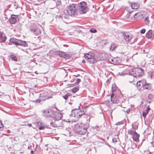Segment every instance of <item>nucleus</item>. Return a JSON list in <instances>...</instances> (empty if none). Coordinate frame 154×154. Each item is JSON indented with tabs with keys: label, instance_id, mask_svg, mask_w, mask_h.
I'll return each mask as SVG.
<instances>
[{
	"label": "nucleus",
	"instance_id": "obj_1",
	"mask_svg": "<svg viewBox=\"0 0 154 154\" xmlns=\"http://www.w3.org/2000/svg\"><path fill=\"white\" fill-rule=\"evenodd\" d=\"M78 9L77 5L72 4L68 6L67 9L64 10V13L66 15L68 14L72 16L77 14Z\"/></svg>",
	"mask_w": 154,
	"mask_h": 154
},
{
	"label": "nucleus",
	"instance_id": "obj_2",
	"mask_svg": "<svg viewBox=\"0 0 154 154\" xmlns=\"http://www.w3.org/2000/svg\"><path fill=\"white\" fill-rule=\"evenodd\" d=\"M89 127L88 123L78 124L75 126L76 131L79 134L84 135L87 132V129Z\"/></svg>",
	"mask_w": 154,
	"mask_h": 154
},
{
	"label": "nucleus",
	"instance_id": "obj_3",
	"mask_svg": "<svg viewBox=\"0 0 154 154\" xmlns=\"http://www.w3.org/2000/svg\"><path fill=\"white\" fill-rule=\"evenodd\" d=\"M129 73L133 76L137 78L143 75L144 74V72L141 69L136 68L133 69Z\"/></svg>",
	"mask_w": 154,
	"mask_h": 154
},
{
	"label": "nucleus",
	"instance_id": "obj_4",
	"mask_svg": "<svg viewBox=\"0 0 154 154\" xmlns=\"http://www.w3.org/2000/svg\"><path fill=\"white\" fill-rule=\"evenodd\" d=\"M85 59L87 60L88 62L92 64L96 63L97 61L94 58V54L89 52L86 54L84 55Z\"/></svg>",
	"mask_w": 154,
	"mask_h": 154
},
{
	"label": "nucleus",
	"instance_id": "obj_5",
	"mask_svg": "<svg viewBox=\"0 0 154 154\" xmlns=\"http://www.w3.org/2000/svg\"><path fill=\"white\" fill-rule=\"evenodd\" d=\"M53 119L50 123L51 125L54 127H57L58 125L54 123L56 120L58 121L62 117V114L61 113L54 112L53 113Z\"/></svg>",
	"mask_w": 154,
	"mask_h": 154
},
{
	"label": "nucleus",
	"instance_id": "obj_6",
	"mask_svg": "<svg viewBox=\"0 0 154 154\" xmlns=\"http://www.w3.org/2000/svg\"><path fill=\"white\" fill-rule=\"evenodd\" d=\"M78 8L79 12L81 14H83L86 13L87 11V8L86 7V3L85 2H82L78 4Z\"/></svg>",
	"mask_w": 154,
	"mask_h": 154
},
{
	"label": "nucleus",
	"instance_id": "obj_7",
	"mask_svg": "<svg viewBox=\"0 0 154 154\" xmlns=\"http://www.w3.org/2000/svg\"><path fill=\"white\" fill-rule=\"evenodd\" d=\"M10 42L16 45H20L24 47H27V44L25 41L17 39L14 38H11L10 40Z\"/></svg>",
	"mask_w": 154,
	"mask_h": 154
},
{
	"label": "nucleus",
	"instance_id": "obj_8",
	"mask_svg": "<svg viewBox=\"0 0 154 154\" xmlns=\"http://www.w3.org/2000/svg\"><path fill=\"white\" fill-rule=\"evenodd\" d=\"M146 82L145 79H142L137 82V86L138 90H140L143 88Z\"/></svg>",
	"mask_w": 154,
	"mask_h": 154
},
{
	"label": "nucleus",
	"instance_id": "obj_9",
	"mask_svg": "<svg viewBox=\"0 0 154 154\" xmlns=\"http://www.w3.org/2000/svg\"><path fill=\"white\" fill-rule=\"evenodd\" d=\"M79 109H78L73 110L71 112V113L70 115V116L75 117L77 119L79 118Z\"/></svg>",
	"mask_w": 154,
	"mask_h": 154
},
{
	"label": "nucleus",
	"instance_id": "obj_10",
	"mask_svg": "<svg viewBox=\"0 0 154 154\" xmlns=\"http://www.w3.org/2000/svg\"><path fill=\"white\" fill-rule=\"evenodd\" d=\"M114 96V94L112 93L111 96V100L112 103H118L119 102V97L117 95L115 96L114 97H113Z\"/></svg>",
	"mask_w": 154,
	"mask_h": 154
},
{
	"label": "nucleus",
	"instance_id": "obj_11",
	"mask_svg": "<svg viewBox=\"0 0 154 154\" xmlns=\"http://www.w3.org/2000/svg\"><path fill=\"white\" fill-rule=\"evenodd\" d=\"M57 53L60 56L65 59H69L70 57L69 54L62 51H57Z\"/></svg>",
	"mask_w": 154,
	"mask_h": 154
},
{
	"label": "nucleus",
	"instance_id": "obj_12",
	"mask_svg": "<svg viewBox=\"0 0 154 154\" xmlns=\"http://www.w3.org/2000/svg\"><path fill=\"white\" fill-rule=\"evenodd\" d=\"M124 38L126 42H129L132 38L131 35H129L128 33H124L123 34Z\"/></svg>",
	"mask_w": 154,
	"mask_h": 154
},
{
	"label": "nucleus",
	"instance_id": "obj_13",
	"mask_svg": "<svg viewBox=\"0 0 154 154\" xmlns=\"http://www.w3.org/2000/svg\"><path fill=\"white\" fill-rule=\"evenodd\" d=\"M30 31L36 35H38L41 33L40 30L38 28H30Z\"/></svg>",
	"mask_w": 154,
	"mask_h": 154
},
{
	"label": "nucleus",
	"instance_id": "obj_14",
	"mask_svg": "<svg viewBox=\"0 0 154 154\" xmlns=\"http://www.w3.org/2000/svg\"><path fill=\"white\" fill-rule=\"evenodd\" d=\"M17 17L14 15H12L11 17L9 19V22L11 24H14L17 21Z\"/></svg>",
	"mask_w": 154,
	"mask_h": 154
},
{
	"label": "nucleus",
	"instance_id": "obj_15",
	"mask_svg": "<svg viewBox=\"0 0 154 154\" xmlns=\"http://www.w3.org/2000/svg\"><path fill=\"white\" fill-rule=\"evenodd\" d=\"M132 16H134L135 19L140 20L143 17V15L140 13H137L133 14Z\"/></svg>",
	"mask_w": 154,
	"mask_h": 154
},
{
	"label": "nucleus",
	"instance_id": "obj_16",
	"mask_svg": "<svg viewBox=\"0 0 154 154\" xmlns=\"http://www.w3.org/2000/svg\"><path fill=\"white\" fill-rule=\"evenodd\" d=\"M51 110H45L43 112V115L46 117H49L51 116Z\"/></svg>",
	"mask_w": 154,
	"mask_h": 154
},
{
	"label": "nucleus",
	"instance_id": "obj_17",
	"mask_svg": "<svg viewBox=\"0 0 154 154\" xmlns=\"http://www.w3.org/2000/svg\"><path fill=\"white\" fill-rule=\"evenodd\" d=\"M153 35V34L152 33V30H149L146 33V38H152Z\"/></svg>",
	"mask_w": 154,
	"mask_h": 154
},
{
	"label": "nucleus",
	"instance_id": "obj_18",
	"mask_svg": "<svg viewBox=\"0 0 154 154\" xmlns=\"http://www.w3.org/2000/svg\"><path fill=\"white\" fill-rule=\"evenodd\" d=\"M131 5V6L133 9H136L139 7V4L137 3H132Z\"/></svg>",
	"mask_w": 154,
	"mask_h": 154
},
{
	"label": "nucleus",
	"instance_id": "obj_19",
	"mask_svg": "<svg viewBox=\"0 0 154 154\" xmlns=\"http://www.w3.org/2000/svg\"><path fill=\"white\" fill-rule=\"evenodd\" d=\"M143 88L149 90H151L152 88V85L150 83H148L146 82Z\"/></svg>",
	"mask_w": 154,
	"mask_h": 154
},
{
	"label": "nucleus",
	"instance_id": "obj_20",
	"mask_svg": "<svg viewBox=\"0 0 154 154\" xmlns=\"http://www.w3.org/2000/svg\"><path fill=\"white\" fill-rule=\"evenodd\" d=\"M86 112V110L85 109L83 108L82 110H80L79 109V118L81 117L82 116L84 115Z\"/></svg>",
	"mask_w": 154,
	"mask_h": 154
},
{
	"label": "nucleus",
	"instance_id": "obj_21",
	"mask_svg": "<svg viewBox=\"0 0 154 154\" xmlns=\"http://www.w3.org/2000/svg\"><path fill=\"white\" fill-rule=\"evenodd\" d=\"M139 135L137 133L133 136V139L136 142H138L139 141Z\"/></svg>",
	"mask_w": 154,
	"mask_h": 154
},
{
	"label": "nucleus",
	"instance_id": "obj_22",
	"mask_svg": "<svg viewBox=\"0 0 154 154\" xmlns=\"http://www.w3.org/2000/svg\"><path fill=\"white\" fill-rule=\"evenodd\" d=\"M148 74L149 77L154 79V72L150 71L148 72Z\"/></svg>",
	"mask_w": 154,
	"mask_h": 154
},
{
	"label": "nucleus",
	"instance_id": "obj_23",
	"mask_svg": "<svg viewBox=\"0 0 154 154\" xmlns=\"http://www.w3.org/2000/svg\"><path fill=\"white\" fill-rule=\"evenodd\" d=\"M153 92L152 94H150L148 96V98L150 100H152L154 97V89H152Z\"/></svg>",
	"mask_w": 154,
	"mask_h": 154
},
{
	"label": "nucleus",
	"instance_id": "obj_24",
	"mask_svg": "<svg viewBox=\"0 0 154 154\" xmlns=\"http://www.w3.org/2000/svg\"><path fill=\"white\" fill-rule=\"evenodd\" d=\"M117 47L116 45L114 43H112L111 45L110 50L111 51H113Z\"/></svg>",
	"mask_w": 154,
	"mask_h": 154
},
{
	"label": "nucleus",
	"instance_id": "obj_25",
	"mask_svg": "<svg viewBox=\"0 0 154 154\" xmlns=\"http://www.w3.org/2000/svg\"><path fill=\"white\" fill-rule=\"evenodd\" d=\"M146 24L147 25H148L149 24L150 22V20L149 19V17H146L144 20Z\"/></svg>",
	"mask_w": 154,
	"mask_h": 154
},
{
	"label": "nucleus",
	"instance_id": "obj_26",
	"mask_svg": "<svg viewBox=\"0 0 154 154\" xmlns=\"http://www.w3.org/2000/svg\"><path fill=\"white\" fill-rule=\"evenodd\" d=\"M128 132L129 134L133 136L137 133L135 131H132L131 130H128Z\"/></svg>",
	"mask_w": 154,
	"mask_h": 154
},
{
	"label": "nucleus",
	"instance_id": "obj_27",
	"mask_svg": "<svg viewBox=\"0 0 154 154\" xmlns=\"http://www.w3.org/2000/svg\"><path fill=\"white\" fill-rule=\"evenodd\" d=\"M79 90V88L78 87H75V88H74L72 89V91L74 93H75L77 91Z\"/></svg>",
	"mask_w": 154,
	"mask_h": 154
},
{
	"label": "nucleus",
	"instance_id": "obj_28",
	"mask_svg": "<svg viewBox=\"0 0 154 154\" xmlns=\"http://www.w3.org/2000/svg\"><path fill=\"white\" fill-rule=\"evenodd\" d=\"M118 138V137L117 136H115L112 138V141L114 142H116L117 141V139Z\"/></svg>",
	"mask_w": 154,
	"mask_h": 154
},
{
	"label": "nucleus",
	"instance_id": "obj_29",
	"mask_svg": "<svg viewBox=\"0 0 154 154\" xmlns=\"http://www.w3.org/2000/svg\"><path fill=\"white\" fill-rule=\"evenodd\" d=\"M40 98H41L42 100L43 101H45L48 99V97L47 96H41L40 97Z\"/></svg>",
	"mask_w": 154,
	"mask_h": 154
},
{
	"label": "nucleus",
	"instance_id": "obj_30",
	"mask_svg": "<svg viewBox=\"0 0 154 154\" xmlns=\"http://www.w3.org/2000/svg\"><path fill=\"white\" fill-rule=\"evenodd\" d=\"M116 89V87L115 85H112V92H114Z\"/></svg>",
	"mask_w": 154,
	"mask_h": 154
},
{
	"label": "nucleus",
	"instance_id": "obj_31",
	"mask_svg": "<svg viewBox=\"0 0 154 154\" xmlns=\"http://www.w3.org/2000/svg\"><path fill=\"white\" fill-rule=\"evenodd\" d=\"M70 96L69 93H67L65 95L63 96V97L66 100H67L68 97Z\"/></svg>",
	"mask_w": 154,
	"mask_h": 154
},
{
	"label": "nucleus",
	"instance_id": "obj_32",
	"mask_svg": "<svg viewBox=\"0 0 154 154\" xmlns=\"http://www.w3.org/2000/svg\"><path fill=\"white\" fill-rule=\"evenodd\" d=\"M148 113V110H145V112H143L142 113V115L145 118L146 117V114Z\"/></svg>",
	"mask_w": 154,
	"mask_h": 154
},
{
	"label": "nucleus",
	"instance_id": "obj_33",
	"mask_svg": "<svg viewBox=\"0 0 154 154\" xmlns=\"http://www.w3.org/2000/svg\"><path fill=\"white\" fill-rule=\"evenodd\" d=\"M90 31L91 33H95L97 32V31L95 29L92 28L90 30Z\"/></svg>",
	"mask_w": 154,
	"mask_h": 154
},
{
	"label": "nucleus",
	"instance_id": "obj_34",
	"mask_svg": "<svg viewBox=\"0 0 154 154\" xmlns=\"http://www.w3.org/2000/svg\"><path fill=\"white\" fill-rule=\"evenodd\" d=\"M81 82V79H77L75 83L76 85H78Z\"/></svg>",
	"mask_w": 154,
	"mask_h": 154
},
{
	"label": "nucleus",
	"instance_id": "obj_35",
	"mask_svg": "<svg viewBox=\"0 0 154 154\" xmlns=\"http://www.w3.org/2000/svg\"><path fill=\"white\" fill-rule=\"evenodd\" d=\"M123 124V122L121 121V122H117L116 123V125H121V124Z\"/></svg>",
	"mask_w": 154,
	"mask_h": 154
},
{
	"label": "nucleus",
	"instance_id": "obj_36",
	"mask_svg": "<svg viewBox=\"0 0 154 154\" xmlns=\"http://www.w3.org/2000/svg\"><path fill=\"white\" fill-rule=\"evenodd\" d=\"M146 30L144 29H143L140 31V33L142 34H143L145 33Z\"/></svg>",
	"mask_w": 154,
	"mask_h": 154
},
{
	"label": "nucleus",
	"instance_id": "obj_37",
	"mask_svg": "<svg viewBox=\"0 0 154 154\" xmlns=\"http://www.w3.org/2000/svg\"><path fill=\"white\" fill-rule=\"evenodd\" d=\"M61 4V2L60 0L58 1L56 3L57 5H59Z\"/></svg>",
	"mask_w": 154,
	"mask_h": 154
},
{
	"label": "nucleus",
	"instance_id": "obj_38",
	"mask_svg": "<svg viewBox=\"0 0 154 154\" xmlns=\"http://www.w3.org/2000/svg\"><path fill=\"white\" fill-rule=\"evenodd\" d=\"M41 101H42L41 99L40 98L39 99L36 100L35 101L36 103H38L40 102Z\"/></svg>",
	"mask_w": 154,
	"mask_h": 154
},
{
	"label": "nucleus",
	"instance_id": "obj_39",
	"mask_svg": "<svg viewBox=\"0 0 154 154\" xmlns=\"http://www.w3.org/2000/svg\"><path fill=\"white\" fill-rule=\"evenodd\" d=\"M45 128V127L43 126H41L39 127V129L40 130H43Z\"/></svg>",
	"mask_w": 154,
	"mask_h": 154
},
{
	"label": "nucleus",
	"instance_id": "obj_40",
	"mask_svg": "<svg viewBox=\"0 0 154 154\" xmlns=\"http://www.w3.org/2000/svg\"><path fill=\"white\" fill-rule=\"evenodd\" d=\"M63 17L65 18H67L66 17L67 16H63V15H60V18H63Z\"/></svg>",
	"mask_w": 154,
	"mask_h": 154
},
{
	"label": "nucleus",
	"instance_id": "obj_41",
	"mask_svg": "<svg viewBox=\"0 0 154 154\" xmlns=\"http://www.w3.org/2000/svg\"><path fill=\"white\" fill-rule=\"evenodd\" d=\"M12 59L14 61H16L17 60V59L15 57H12Z\"/></svg>",
	"mask_w": 154,
	"mask_h": 154
},
{
	"label": "nucleus",
	"instance_id": "obj_42",
	"mask_svg": "<svg viewBox=\"0 0 154 154\" xmlns=\"http://www.w3.org/2000/svg\"><path fill=\"white\" fill-rule=\"evenodd\" d=\"M130 109H127L126 111V112L127 113H129L130 112Z\"/></svg>",
	"mask_w": 154,
	"mask_h": 154
},
{
	"label": "nucleus",
	"instance_id": "obj_43",
	"mask_svg": "<svg viewBox=\"0 0 154 154\" xmlns=\"http://www.w3.org/2000/svg\"><path fill=\"white\" fill-rule=\"evenodd\" d=\"M79 76H80V75L78 74L76 75H74V76H75L76 77H78Z\"/></svg>",
	"mask_w": 154,
	"mask_h": 154
},
{
	"label": "nucleus",
	"instance_id": "obj_44",
	"mask_svg": "<svg viewBox=\"0 0 154 154\" xmlns=\"http://www.w3.org/2000/svg\"><path fill=\"white\" fill-rule=\"evenodd\" d=\"M134 129H135L136 128H137V127L136 125H134L132 127Z\"/></svg>",
	"mask_w": 154,
	"mask_h": 154
},
{
	"label": "nucleus",
	"instance_id": "obj_45",
	"mask_svg": "<svg viewBox=\"0 0 154 154\" xmlns=\"http://www.w3.org/2000/svg\"><path fill=\"white\" fill-rule=\"evenodd\" d=\"M64 121H65L67 122H70V121H69V119H67L66 120L65 119H64Z\"/></svg>",
	"mask_w": 154,
	"mask_h": 154
},
{
	"label": "nucleus",
	"instance_id": "obj_46",
	"mask_svg": "<svg viewBox=\"0 0 154 154\" xmlns=\"http://www.w3.org/2000/svg\"><path fill=\"white\" fill-rule=\"evenodd\" d=\"M27 125L29 127H31L32 126V125L31 124H27Z\"/></svg>",
	"mask_w": 154,
	"mask_h": 154
},
{
	"label": "nucleus",
	"instance_id": "obj_47",
	"mask_svg": "<svg viewBox=\"0 0 154 154\" xmlns=\"http://www.w3.org/2000/svg\"><path fill=\"white\" fill-rule=\"evenodd\" d=\"M151 145L152 146L154 147V143H152Z\"/></svg>",
	"mask_w": 154,
	"mask_h": 154
},
{
	"label": "nucleus",
	"instance_id": "obj_48",
	"mask_svg": "<svg viewBox=\"0 0 154 154\" xmlns=\"http://www.w3.org/2000/svg\"><path fill=\"white\" fill-rule=\"evenodd\" d=\"M31 154H33L34 153V151L33 150H32L31 152Z\"/></svg>",
	"mask_w": 154,
	"mask_h": 154
},
{
	"label": "nucleus",
	"instance_id": "obj_49",
	"mask_svg": "<svg viewBox=\"0 0 154 154\" xmlns=\"http://www.w3.org/2000/svg\"><path fill=\"white\" fill-rule=\"evenodd\" d=\"M119 74L120 75H123V74H122V73H121V72H119Z\"/></svg>",
	"mask_w": 154,
	"mask_h": 154
},
{
	"label": "nucleus",
	"instance_id": "obj_50",
	"mask_svg": "<svg viewBox=\"0 0 154 154\" xmlns=\"http://www.w3.org/2000/svg\"><path fill=\"white\" fill-rule=\"evenodd\" d=\"M82 62L83 63H85V60H83Z\"/></svg>",
	"mask_w": 154,
	"mask_h": 154
},
{
	"label": "nucleus",
	"instance_id": "obj_51",
	"mask_svg": "<svg viewBox=\"0 0 154 154\" xmlns=\"http://www.w3.org/2000/svg\"><path fill=\"white\" fill-rule=\"evenodd\" d=\"M133 12V11H131V12H130V14H131V13H132Z\"/></svg>",
	"mask_w": 154,
	"mask_h": 154
},
{
	"label": "nucleus",
	"instance_id": "obj_52",
	"mask_svg": "<svg viewBox=\"0 0 154 154\" xmlns=\"http://www.w3.org/2000/svg\"><path fill=\"white\" fill-rule=\"evenodd\" d=\"M120 95H121V96H122V95L121 94H120Z\"/></svg>",
	"mask_w": 154,
	"mask_h": 154
}]
</instances>
